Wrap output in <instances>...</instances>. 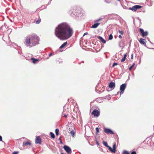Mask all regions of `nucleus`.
Instances as JSON below:
<instances>
[{
	"instance_id": "1",
	"label": "nucleus",
	"mask_w": 154,
	"mask_h": 154,
	"mask_svg": "<svg viewBox=\"0 0 154 154\" xmlns=\"http://www.w3.org/2000/svg\"><path fill=\"white\" fill-rule=\"evenodd\" d=\"M72 29L66 23H61L56 28L55 34L56 36L61 40L70 38L73 33Z\"/></svg>"
},
{
	"instance_id": "2",
	"label": "nucleus",
	"mask_w": 154,
	"mask_h": 154,
	"mask_svg": "<svg viewBox=\"0 0 154 154\" xmlns=\"http://www.w3.org/2000/svg\"><path fill=\"white\" fill-rule=\"evenodd\" d=\"M39 38L35 34L30 35L29 37H26L25 44L27 47H30L38 44Z\"/></svg>"
},
{
	"instance_id": "3",
	"label": "nucleus",
	"mask_w": 154,
	"mask_h": 154,
	"mask_svg": "<svg viewBox=\"0 0 154 154\" xmlns=\"http://www.w3.org/2000/svg\"><path fill=\"white\" fill-rule=\"evenodd\" d=\"M103 145L106 147L108 148L109 150L111 152L115 153L116 151V143H113L112 148L108 145L107 142L104 141L103 142Z\"/></svg>"
},
{
	"instance_id": "4",
	"label": "nucleus",
	"mask_w": 154,
	"mask_h": 154,
	"mask_svg": "<svg viewBox=\"0 0 154 154\" xmlns=\"http://www.w3.org/2000/svg\"><path fill=\"white\" fill-rule=\"evenodd\" d=\"M101 19H99L95 21L94 22L95 23L94 24H93L91 28H96L100 24V23L99 22L101 20Z\"/></svg>"
},
{
	"instance_id": "5",
	"label": "nucleus",
	"mask_w": 154,
	"mask_h": 154,
	"mask_svg": "<svg viewBox=\"0 0 154 154\" xmlns=\"http://www.w3.org/2000/svg\"><path fill=\"white\" fill-rule=\"evenodd\" d=\"M126 84H123L120 86V89L121 91L120 92V94L121 95L124 92V91L125 90L126 88Z\"/></svg>"
},
{
	"instance_id": "6",
	"label": "nucleus",
	"mask_w": 154,
	"mask_h": 154,
	"mask_svg": "<svg viewBox=\"0 0 154 154\" xmlns=\"http://www.w3.org/2000/svg\"><path fill=\"white\" fill-rule=\"evenodd\" d=\"M63 148L68 154H70L72 153V150L70 148L66 145L63 146Z\"/></svg>"
},
{
	"instance_id": "7",
	"label": "nucleus",
	"mask_w": 154,
	"mask_h": 154,
	"mask_svg": "<svg viewBox=\"0 0 154 154\" xmlns=\"http://www.w3.org/2000/svg\"><path fill=\"white\" fill-rule=\"evenodd\" d=\"M142 7L140 5H135L132 7L131 8H130L129 9L131 10L132 11H136L137 9L140 8Z\"/></svg>"
},
{
	"instance_id": "8",
	"label": "nucleus",
	"mask_w": 154,
	"mask_h": 154,
	"mask_svg": "<svg viewBox=\"0 0 154 154\" xmlns=\"http://www.w3.org/2000/svg\"><path fill=\"white\" fill-rule=\"evenodd\" d=\"M139 30L140 32V34L143 37L147 36L148 35V33L147 31L144 32V30L141 28L139 29Z\"/></svg>"
},
{
	"instance_id": "9",
	"label": "nucleus",
	"mask_w": 154,
	"mask_h": 154,
	"mask_svg": "<svg viewBox=\"0 0 154 154\" xmlns=\"http://www.w3.org/2000/svg\"><path fill=\"white\" fill-rule=\"evenodd\" d=\"M104 132L107 134H113V131L110 129L105 128L104 130Z\"/></svg>"
},
{
	"instance_id": "10",
	"label": "nucleus",
	"mask_w": 154,
	"mask_h": 154,
	"mask_svg": "<svg viewBox=\"0 0 154 154\" xmlns=\"http://www.w3.org/2000/svg\"><path fill=\"white\" fill-rule=\"evenodd\" d=\"M92 114L94 116L98 117L100 115V112L96 109H94L92 112Z\"/></svg>"
},
{
	"instance_id": "11",
	"label": "nucleus",
	"mask_w": 154,
	"mask_h": 154,
	"mask_svg": "<svg viewBox=\"0 0 154 154\" xmlns=\"http://www.w3.org/2000/svg\"><path fill=\"white\" fill-rule=\"evenodd\" d=\"M31 144V141L29 140H27L26 142H23V147H26L27 146L30 145Z\"/></svg>"
},
{
	"instance_id": "12",
	"label": "nucleus",
	"mask_w": 154,
	"mask_h": 154,
	"mask_svg": "<svg viewBox=\"0 0 154 154\" xmlns=\"http://www.w3.org/2000/svg\"><path fill=\"white\" fill-rule=\"evenodd\" d=\"M41 140L39 136H37L35 140V143L36 144H40Z\"/></svg>"
},
{
	"instance_id": "13",
	"label": "nucleus",
	"mask_w": 154,
	"mask_h": 154,
	"mask_svg": "<svg viewBox=\"0 0 154 154\" xmlns=\"http://www.w3.org/2000/svg\"><path fill=\"white\" fill-rule=\"evenodd\" d=\"M109 86L112 90L113 89L115 88V84L114 82H111L109 83Z\"/></svg>"
},
{
	"instance_id": "14",
	"label": "nucleus",
	"mask_w": 154,
	"mask_h": 154,
	"mask_svg": "<svg viewBox=\"0 0 154 154\" xmlns=\"http://www.w3.org/2000/svg\"><path fill=\"white\" fill-rule=\"evenodd\" d=\"M69 112V109L66 107V105H65L63 107V113H68Z\"/></svg>"
},
{
	"instance_id": "15",
	"label": "nucleus",
	"mask_w": 154,
	"mask_h": 154,
	"mask_svg": "<svg viewBox=\"0 0 154 154\" xmlns=\"http://www.w3.org/2000/svg\"><path fill=\"white\" fill-rule=\"evenodd\" d=\"M146 40L143 39L142 38H140V40L139 41L140 43L141 44H143L144 45L146 46V42L144 41H145Z\"/></svg>"
},
{
	"instance_id": "16",
	"label": "nucleus",
	"mask_w": 154,
	"mask_h": 154,
	"mask_svg": "<svg viewBox=\"0 0 154 154\" xmlns=\"http://www.w3.org/2000/svg\"><path fill=\"white\" fill-rule=\"evenodd\" d=\"M98 38L101 40L103 43H106V41L102 37L100 36H98Z\"/></svg>"
},
{
	"instance_id": "17",
	"label": "nucleus",
	"mask_w": 154,
	"mask_h": 154,
	"mask_svg": "<svg viewBox=\"0 0 154 154\" xmlns=\"http://www.w3.org/2000/svg\"><path fill=\"white\" fill-rule=\"evenodd\" d=\"M67 44V42H65L63 44L61 45L60 47V49L62 48L65 45H66Z\"/></svg>"
},
{
	"instance_id": "18",
	"label": "nucleus",
	"mask_w": 154,
	"mask_h": 154,
	"mask_svg": "<svg viewBox=\"0 0 154 154\" xmlns=\"http://www.w3.org/2000/svg\"><path fill=\"white\" fill-rule=\"evenodd\" d=\"M70 134L72 135V137H74L75 135V131L73 130H72L70 131Z\"/></svg>"
},
{
	"instance_id": "19",
	"label": "nucleus",
	"mask_w": 154,
	"mask_h": 154,
	"mask_svg": "<svg viewBox=\"0 0 154 154\" xmlns=\"http://www.w3.org/2000/svg\"><path fill=\"white\" fill-rule=\"evenodd\" d=\"M31 60H32V62L34 63H35L36 61H38V59H35V58L33 57L32 58H31Z\"/></svg>"
},
{
	"instance_id": "20",
	"label": "nucleus",
	"mask_w": 154,
	"mask_h": 154,
	"mask_svg": "<svg viewBox=\"0 0 154 154\" xmlns=\"http://www.w3.org/2000/svg\"><path fill=\"white\" fill-rule=\"evenodd\" d=\"M59 130L57 128L55 130V134L57 136L59 134Z\"/></svg>"
},
{
	"instance_id": "21",
	"label": "nucleus",
	"mask_w": 154,
	"mask_h": 154,
	"mask_svg": "<svg viewBox=\"0 0 154 154\" xmlns=\"http://www.w3.org/2000/svg\"><path fill=\"white\" fill-rule=\"evenodd\" d=\"M50 134L51 137L52 138H54L55 135H54V134L52 132H50Z\"/></svg>"
},
{
	"instance_id": "22",
	"label": "nucleus",
	"mask_w": 154,
	"mask_h": 154,
	"mask_svg": "<svg viewBox=\"0 0 154 154\" xmlns=\"http://www.w3.org/2000/svg\"><path fill=\"white\" fill-rule=\"evenodd\" d=\"M113 38V36L112 34H110L109 37V39L111 40Z\"/></svg>"
},
{
	"instance_id": "23",
	"label": "nucleus",
	"mask_w": 154,
	"mask_h": 154,
	"mask_svg": "<svg viewBox=\"0 0 154 154\" xmlns=\"http://www.w3.org/2000/svg\"><path fill=\"white\" fill-rule=\"evenodd\" d=\"M123 154H129V152L126 150H124L123 151Z\"/></svg>"
},
{
	"instance_id": "24",
	"label": "nucleus",
	"mask_w": 154,
	"mask_h": 154,
	"mask_svg": "<svg viewBox=\"0 0 154 154\" xmlns=\"http://www.w3.org/2000/svg\"><path fill=\"white\" fill-rule=\"evenodd\" d=\"M63 116L66 118H67V117L68 113H63Z\"/></svg>"
},
{
	"instance_id": "25",
	"label": "nucleus",
	"mask_w": 154,
	"mask_h": 154,
	"mask_svg": "<svg viewBox=\"0 0 154 154\" xmlns=\"http://www.w3.org/2000/svg\"><path fill=\"white\" fill-rule=\"evenodd\" d=\"M96 134H97L98 132H99V128H98L97 127L96 128Z\"/></svg>"
},
{
	"instance_id": "26",
	"label": "nucleus",
	"mask_w": 154,
	"mask_h": 154,
	"mask_svg": "<svg viewBox=\"0 0 154 154\" xmlns=\"http://www.w3.org/2000/svg\"><path fill=\"white\" fill-rule=\"evenodd\" d=\"M40 22H41V19H39L38 20L36 21L35 23L36 24H39L40 23Z\"/></svg>"
},
{
	"instance_id": "27",
	"label": "nucleus",
	"mask_w": 154,
	"mask_h": 154,
	"mask_svg": "<svg viewBox=\"0 0 154 154\" xmlns=\"http://www.w3.org/2000/svg\"><path fill=\"white\" fill-rule=\"evenodd\" d=\"M135 65V63H134L133 65L129 68V70H131L132 68V67L134 66Z\"/></svg>"
},
{
	"instance_id": "28",
	"label": "nucleus",
	"mask_w": 154,
	"mask_h": 154,
	"mask_svg": "<svg viewBox=\"0 0 154 154\" xmlns=\"http://www.w3.org/2000/svg\"><path fill=\"white\" fill-rule=\"evenodd\" d=\"M118 65V63H113V65H112V67H114L116 65Z\"/></svg>"
},
{
	"instance_id": "29",
	"label": "nucleus",
	"mask_w": 154,
	"mask_h": 154,
	"mask_svg": "<svg viewBox=\"0 0 154 154\" xmlns=\"http://www.w3.org/2000/svg\"><path fill=\"white\" fill-rule=\"evenodd\" d=\"M125 59L123 57V58H122V60H121V62H123L125 60Z\"/></svg>"
},
{
	"instance_id": "30",
	"label": "nucleus",
	"mask_w": 154,
	"mask_h": 154,
	"mask_svg": "<svg viewBox=\"0 0 154 154\" xmlns=\"http://www.w3.org/2000/svg\"><path fill=\"white\" fill-rule=\"evenodd\" d=\"M119 32L122 35H123V32L122 31H119Z\"/></svg>"
},
{
	"instance_id": "31",
	"label": "nucleus",
	"mask_w": 154,
	"mask_h": 154,
	"mask_svg": "<svg viewBox=\"0 0 154 154\" xmlns=\"http://www.w3.org/2000/svg\"><path fill=\"white\" fill-rule=\"evenodd\" d=\"M107 3H109L110 2V0H104Z\"/></svg>"
},
{
	"instance_id": "32",
	"label": "nucleus",
	"mask_w": 154,
	"mask_h": 154,
	"mask_svg": "<svg viewBox=\"0 0 154 154\" xmlns=\"http://www.w3.org/2000/svg\"><path fill=\"white\" fill-rule=\"evenodd\" d=\"M136 154V153L135 151H134L132 152L131 153V154Z\"/></svg>"
},
{
	"instance_id": "33",
	"label": "nucleus",
	"mask_w": 154,
	"mask_h": 154,
	"mask_svg": "<svg viewBox=\"0 0 154 154\" xmlns=\"http://www.w3.org/2000/svg\"><path fill=\"white\" fill-rule=\"evenodd\" d=\"M18 153V152H14L12 154H17Z\"/></svg>"
},
{
	"instance_id": "34",
	"label": "nucleus",
	"mask_w": 154,
	"mask_h": 154,
	"mask_svg": "<svg viewBox=\"0 0 154 154\" xmlns=\"http://www.w3.org/2000/svg\"><path fill=\"white\" fill-rule=\"evenodd\" d=\"M126 57H127V55H126V54H125L124 55V56L123 57H124V58H125V59H126Z\"/></svg>"
},
{
	"instance_id": "35",
	"label": "nucleus",
	"mask_w": 154,
	"mask_h": 154,
	"mask_svg": "<svg viewBox=\"0 0 154 154\" xmlns=\"http://www.w3.org/2000/svg\"><path fill=\"white\" fill-rule=\"evenodd\" d=\"M96 144H97V145H99V142L97 141V140H96Z\"/></svg>"
},
{
	"instance_id": "36",
	"label": "nucleus",
	"mask_w": 154,
	"mask_h": 154,
	"mask_svg": "<svg viewBox=\"0 0 154 154\" xmlns=\"http://www.w3.org/2000/svg\"><path fill=\"white\" fill-rule=\"evenodd\" d=\"M52 55V53H50L49 54V57H51V56Z\"/></svg>"
},
{
	"instance_id": "37",
	"label": "nucleus",
	"mask_w": 154,
	"mask_h": 154,
	"mask_svg": "<svg viewBox=\"0 0 154 154\" xmlns=\"http://www.w3.org/2000/svg\"><path fill=\"white\" fill-rule=\"evenodd\" d=\"M2 140V137L0 135V141H1Z\"/></svg>"
},
{
	"instance_id": "38",
	"label": "nucleus",
	"mask_w": 154,
	"mask_h": 154,
	"mask_svg": "<svg viewBox=\"0 0 154 154\" xmlns=\"http://www.w3.org/2000/svg\"><path fill=\"white\" fill-rule=\"evenodd\" d=\"M133 54H132L131 55V59H133Z\"/></svg>"
},
{
	"instance_id": "39",
	"label": "nucleus",
	"mask_w": 154,
	"mask_h": 154,
	"mask_svg": "<svg viewBox=\"0 0 154 154\" xmlns=\"http://www.w3.org/2000/svg\"><path fill=\"white\" fill-rule=\"evenodd\" d=\"M119 37L120 38H122V36L121 35H119Z\"/></svg>"
},
{
	"instance_id": "40",
	"label": "nucleus",
	"mask_w": 154,
	"mask_h": 154,
	"mask_svg": "<svg viewBox=\"0 0 154 154\" xmlns=\"http://www.w3.org/2000/svg\"><path fill=\"white\" fill-rule=\"evenodd\" d=\"M88 34V33L87 32H85L84 33V36L85 35H87Z\"/></svg>"
},
{
	"instance_id": "41",
	"label": "nucleus",
	"mask_w": 154,
	"mask_h": 154,
	"mask_svg": "<svg viewBox=\"0 0 154 154\" xmlns=\"http://www.w3.org/2000/svg\"><path fill=\"white\" fill-rule=\"evenodd\" d=\"M60 143L62 144V141L61 140H60Z\"/></svg>"
},
{
	"instance_id": "42",
	"label": "nucleus",
	"mask_w": 154,
	"mask_h": 154,
	"mask_svg": "<svg viewBox=\"0 0 154 154\" xmlns=\"http://www.w3.org/2000/svg\"><path fill=\"white\" fill-rule=\"evenodd\" d=\"M61 154H64L62 152V153H61Z\"/></svg>"
},
{
	"instance_id": "43",
	"label": "nucleus",
	"mask_w": 154,
	"mask_h": 154,
	"mask_svg": "<svg viewBox=\"0 0 154 154\" xmlns=\"http://www.w3.org/2000/svg\"><path fill=\"white\" fill-rule=\"evenodd\" d=\"M60 139V138H59V139Z\"/></svg>"
},
{
	"instance_id": "44",
	"label": "nucleus",
	"mask_w": 154,
	"mask_h": 154,
	"mask_svg": "<svg viewBox=\"0 0 154 154\" xmlns=\"http://www.w3.org/2000/svg\"><path fill=\"white\" fill-rule=\"evenodd\" d=\"M118 1H120V0H118Z\"/></svg>"
}]
</instances>
